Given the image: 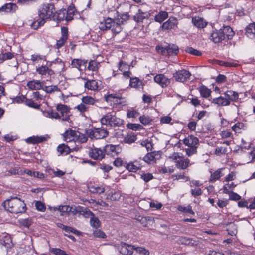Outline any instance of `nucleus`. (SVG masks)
Returning a JSON list of instances; mask_svg holds the SVG:
<instances>
[{
    "label": "nucleus",
    "mask_w": 255,
    "mask_h": 255,
    "mask_svg": "<svg viewBox=\"0 0 255 255\" xmlns=\"http://www.w3.org/2000/svg\"><path fill=\"white\" fill-rule=\"evenodd\" d=\"M200 95L204 98H208L211 96L212 91L204 85H202L198 88Z\"/></svg>",
    "instance_id": "nucleus-37"
},
{
    "label": "nucleus",
    "mask_w": 255,
    "mask_h": 255,
    "mask_svg": "<svg viewBox=\"0 0 255 255\" xmlns=\"http://www.w3.org/2000/svg\"><path fill=\"white\" fill-rule=\"evenodd\" d=\"M156 50L158 54L164 56L176 55L179 52L178 47L174 44H169L165 47L157 45Z\"/></svg>",
    "instance_id": "nucleus-7"
},
{
    "label": "nucleus",
    "mask_w": 255,
    "mask_h": 255,
    "mask_svg": "<svg viewBox=\"0 0 255 255\" xmlns=\"http://www.w3.org/2000/svg\"><path fill=\"white\" fill-rule=\"evenodd\" d=\"M17 6L14 3H6L0 8V12H10L12 11H15Z\"/></svg>",
    "instance_id": "nucleus-38"
},
{
    "label": "nucleus",
    "mask_w": 255,
    "mask_h": 255,
    "mask_svg": "<svg viewBox=\"0 0 255 255\" xmlns=\"http://www.w3.org/2000/svg\"><path fill=\"white\" fill-rule=\"evenodd\" d=\"M14 57V53L11 52H6L0 55V59L1 60L5 61L7 60L11 59Z\"/></svg>",
    "instance_id": "nucleus-60"
},
{
    "label": "nucleus",
    "mask_w": 255,
    "mask_h": 255,
    "mask_svg": "<svg viewBox=\"0 0 255 255\" xmlns=\"http://www.w3.org/2000/svg\"><path fill=\"white\" fill-rule=\"evenodd\" d=\"M77 138H76L75 142H77L78 144L81 143H85L87 141V138L83 134L79 133H77Z\"/></svg>",
    "instance_id": "nucleus-61"
},
{
    "label": "nucleus",
    "mask_w": 255,
    "mask_h": 255,
    "mask_svg": "<svg viewBox=\"0 0 255 255\" xmlns=\"http://www.w3.org/2000/svg\"><path fill=\"white\" fill-rule=\"evenodd\" d=\"M90 219V225L93 227L98 228L100 226L101 222L99 219L95 217L94 214L92 216Z\"/></svg>",
    "instance_id": "nucleus-54"
},
{
    "label": "nucleus",
    "mask_w": 255,
    "mask_h": 255,
    "mask_svg": "<svg viewBox=\"0 0 255 255\" xmlns=\"http://www.w3.org/2000/svg\"><path fill=\"white\" fill-rule=\"evenodd\" d=\"M105 155L104 148L102 149L100 148L93 147L89 151V156L94 160H101L105 158Z\"/></svg>",
    "instance_id": "nucleus-10"
},
{
    "label": "nucleus",
    "mask_w": 255,
    "mask_h": 255,
    "mask_svg": "<svg viewBox=\"0 0 255 255\" xmlns=\"http://www.w3.org/2000/svg\"><path fill=\"white\" fill-rule=\"evenodd\" d=\"M192 22L195 27L199 29L204 28L207 25V22L203 18L199 16L193 17Z\"/></svg>",
    "instance_id": "nucleus-25"
},
{
    "label": "nucleus",
    "mask_w": 255,
    "mask_h": 255,
    "mask_svg": "<svg viewBox=\"0 0 255 255\" xmlns=\"http://www.w3.org/2000/svg\"><path fill=\"white\" fill-rule=\"evenodd\" d=\"M191 73L188 70L182 69L177 71L173 74V78L176 81L184 82L189 79Z\"/></svg>",
    "instance_id": "nucleus-13"
},
{
    "label": "nucleus",
    "mask_w": 255,
    "mask_h": 255,
    "mask_svg": "<svg viewBox=\"0 0 255 255\" xmlns=\"http://www.w3.org/2000/svg\"><path fill=\"white\" fill-rule=\"evenodd\" d=\"M183 143L188 148L185 149L186 153L191 156L197 153V148L199 145L198 139L193 136L189 135L183 140Z\"/></svg>",
    "instance_id": "nucleus-4"
},
{
    "label": "nucleus",
    "mask_w": 255,
    "mask_h": 255,
    "mask_svg": "<svg viewBox=\"0 0 255 255\" xmlns=\"http://www.w3.org/2000/svg\"><path fill=\"white\" fill-rule=\"evenodd\" d=\"M221 139L224 140L222 142L226 145H230L234 141V137L232 133L229 130H225L220 132Z\"/></svg>",
    "instance_id": "nucleus-15"
},
{
    "label": "nucleus",
    "mask_w": 255,
    "mask_h": 255,
    "mask_svg": "<svg viewBox=\"0 0 255 255\" xmlns=\"http://www.w3.org/2000/svg\"><path fill=\"white\" fill-rule=\"evenodd\" d=\"M150 14L147 11H143L141 9L138 8L133 19L138 24L143 23L145 21L148 20Z\"/></svg>",
    "instance_id": "nucleus-12"
},
{
    "label": "nucleus",
    "mask_w": 255,
    "mask_h": 255,
    "mask_svg": "<svg viewBox=\"0 0 255 255\" xmlns=\"http://www.w3.org/2000/svg\"><path fill=\"white\" fill-rule=\"evenodd\" d=\"M139 114L138 110L134 107L129 108L127 111V117L128 118H135Z\"/></svg>",
    "instance_id": "nucleus-40"
},
{
    "label": "nucleus",
    "mask_w": 255,
    "mask_h": 255,
    "mask_svg": "<svg viewBox=\"0 0 255 255\" xmlns=\"http://www.w3.org/2000/svg\"><path fill=\"white\" fill-rule=\"evenodd\" d=\"M119 69L124 72L125 71H127L130 70V66L126 63V62L121 60L118 64Z\"/></svg>",
    "instance_id": "nucleus-55"
},
{
    "label": "nucleus",
    "mask_w": 255,
    "mask_h": 255,
    "mask_svg": "<svg viewBox=\"0 0 255 255\" xmlns=\"http://www.w3.org/2000/svg\"><path fill=\"white\" fill-rule=\"evenodd\" d=\"M246 34L248 37L255 35V23L249 24L246 28Z\"/></svg>",
    "instance_id": "nucleus-48"
},
{
    "label": "nucleus",
    "mask_w": 255,
    "mask_h": 255,
    "mask_svg": "<svg viewBox=\"0 0 255 255\" xmlns=\"http://www.w3.org/2000/svg\"><path fill=\"white\" fill-rule=\"evenodd\" d=\"M93 138L95 139H102L107 137L108 132L103 128H97L92 131Z\"/></svg>",
    "instance_id": "nucleus-28"
},
{
    "label": "nucleus",
    "mask_w": 255,
    "mask_h": 255,
    "mask_svg": "<svg viewBox=\"0 0 255 255\" xmlns=\"http://www.w3.org/2000/svg\"><path fill=\"white\" fill-rule=\"evenodd\" d=\"M101 81H96L95 80L87 79L85 83L84 86L85 88L92 91L99 90L101 88L100 85Z\"/></svg>",
    "instance_id": "nucleus-20"
},
{
    "label": "nucleus",
    "mask_w": 255,
    "mask_h": 255,
    "mask_svg": "<svg viewBox=\"0 0 255 255\" xmlns=\"http://www.w3.org/2000/svg\"><path fill=\"white\" fill-rule=\"evenodd\" d=\"M55 8L53 4H43L39 9V17L34 20L31 24V27L34 29H37L43 25L45 20L53 18Z\"/></svg>",
    "instance_id": "nucleus-1"
},
{
    "label": "nucleus",
    "mask_w": 255,
    "mask_h": 255,
    "mask_svg": "<svg viewBox=\"0 0 255 255\" xmlns=\"http://www.w3.org/2000/svg\"><path fill=\"white\" fill-rule=\"evenodd\" d=\"M225 168H221L215 170L211 169L209 171L210 176L209 179L210 183H215L217 180H220L221 178L225 175Z\"/></svg>",
    "instance_id": "nucleus-11"
},
{
    "label": "nucleus",
    "mask_w": 255,
    "mask_h": 255,
    "mask_svg": "<svg viewBox=\"0 0 255 255\" xmlns=\"http://www.w3.org/2000/svg\"><path fill=\"white\" fill-rule=\"evenodd\" d=\"M178 24L177 19L175 17H171L162 24V28L165 30L173 29Z\"/></svg>",
    "instance_id": "nucleus-27"
},
{
    "label": "nucleus",
    "mask_w": 255,
    "mask_h": 255,
    "mask_svg": "<svg viewBox=\"0 0 255 255\" xmlns=\"http://www.w3.org/2000/svg\"><path fill=\"white\" fill-rule=\"evenodd\" d=\"M36 72L40 75L42 77L45 76L50 77L54 74V72L47 65H42L40 66L37 67L36 68Z\"/></svg>",
    "instance_id": "nucleus-17"
},
{
    "label": "nucleus",
    "mask_w": 255,
    "mask_h": 255,
    "mask_svg": "<svg viewBox=\"0 0 255 255\" xmlns=\"http://www.w3.org/2000/svg\"><path fill=\"white\" fill-rule=\"evenodd\" d=\"M231 128L235 134H238L245 131L247 128V126L244 123L238 122L232 127Z\"/></svg>",
    "instance_id": "nucleus-21"
},
{
    "label": "nucleus",
    "mask_w": 255,
    "mask_h": 255,
    "mask_svg": "<svg viewBox=\"0 0 255 255\" xmlns=\"http://www.w3.org/2000/svg\"><path fill=\"white\" fill-rule=\"evenodd\" d=\"M120 252L124 255H132L134 246L127 244L125 243H121L119 247Z\"/></svg>",
    "instance_id": "nucleus-19"
},
{
    "label": "nucleus",
    "mask_w": 255,
    "mask_h": 255,
    "mask_svg": "<svg viewBox=\"0 0 255 255\" xmlns=\"http://www.w3.org/2000/svg\"><path fill=\"white\" fill-rule=\"evenodd\" d=\"M177 209L179 211L181 212L190 213L192 215L194 214V212L192 210L191 206H190V205H188L187 206L179 205L177 207Z\"/></svg>",
    "instance_id": "nucleus-53"
},
{
    "label": "nucleus",
    "mask_w": 255,
    "mask_h": 255,
    "mask_svg": "<svg viewBox=\"0 0 255 255\" xmlns=\"http://www.w3.org/2000/svg\"><path fill=\"white\" fill-rule=\"evenodd\" d=\"M212 102L218 106H226L230 104V102L226 99L225 97L220 96L218 98H213Z\"/></svg>",
    "instance_id": "nucleus-30"
},
{
    "label": "nucleus",
    "mask_w": 255,
    "mask_h": 255,
    "mask_svg": "<svg viewBox=\"0 0 255 255\" xmlns=\"http://www.w3.org/2000/svg\"><path fill=\"white\" fill-rule=\"evenodd\" d=\"M25 104L28 106L35 109H39L40 107V102H37L35 101L33 98L26 99L25 100Z\"/></svg>",
    "instance_id": "nucleus-49"
},
{
    "label": "nucleus",
    "mask_w": 255,
    "mask_h": 255,
    "mask_svg": "<svg viewBox=\"0 0 255 255\" xmlns=\"http://www.w3.org/2000/svg\"><path fill=\"white\" fill-rule=\"evenodd\" d=\"M66 12L67 13L66 14L67 21H71L73 18V16L77 13L75 6L73 4L68 7V9L66 10Z\"/></svg>",
    "instance_id": "nucleus-41"
},
{
    "label": "nucleus",
    "mask_w": 255,
    "mask_h": 255,
    "mask_svg": "<svg viewBox=\"0 0 255 255\" xmlns=\"http://www.w3.org/2000/svg\"><path fill=\"white\" fill-rule=\"evenodd\" d=\"M96 100L95 98L91 96H86L82 98V102L86 105H93L96 103Z\"/></svg>",
    "instance_id": "nucleus-51"
},
{
    "label": "nucleus",
    "mask_w": 255,
    "mask_h": 255,
    "mask_svg": "<svg viewBox=\"0 0 255 255\" xmlns=\"http://www.w3.org/2000/svg\"><path fill=\"white\" fill-rule=\"evenodd\" d=\"M114 21L110 18L105 19L103 21L100 22L99 26L100 29L103 31L110 29Z\"/></svg>",
    "instance_id": "nucleus-32"
},
{
    "label": "nucleus",
    "mask_w": 255,
    "mask_h": 255,
    "mask_svg": "<svg viewBox=\"0 0 255 255\" xmlns=\"http://www.w3.org/2000/svg\"><path fill=\"white\" fill-rule=\"evenodd\" d=\"M168 17V14L166 11H160L157 15L155 16V21L161 23Z\"/></svg>",
    "instance_id": "nucleus-47"
},
{
    "label": "nucleus",
    "mask_w": 255,
    "mask_h": 255,
    "mask_svg": "<svg viewBox=\"0 0 255 255\" xmlns=\"http://www.w3.org/2000/svg\"><path fill=\"white\" fill-rule=\"evenodd\" d=\"M211 39L215 43L221 42L224 40V36L221 30L213 32L211 35Z\"/></svg>",
    "instance_id": "nucleus-31"
},
{
    "label": "nucleus",
    "mask_w": 255,
    "mask_h": 255,
    "mask_svg": "<svg viewBox=\"0 0 255 255\" xmlns=\"http://www.w3.org/2000/svg\"><path fill=\"white\" fill-rule=\"evenodd\" d=\"M101 122L103 125H110L112 126H118L121 124V121L115 115H112V113H108L101 118Z\"/></svg>",
    "instance_id": "nucleus-8"
},
{
    "label": "nucleus",
    "mask_w": 255,
    "mask_h": 255,
    "mask_svg": "<svg viewBox=\"0 0 255 255\" xmlns=\"http://www.w3.org/2000/svg\"><path fill=\"white\" fill-rule=\"evenodd\" d=\"M44 81L33 80L28 82L27 86L31 90H38L43 88Z\"/></svg>",
    "instance_id": "nucleus-23"
},
{
    "label": "nucleus",
    "mask_w": 255,
    "mask_h": 255,
    "mask_svg": "<svg viewBox=\"0 0 255 255\" xmlns=\"http://www.w3.org/2000/svg\"><path fill=\"white\" fill-rule=\"evenodd\" d=\"M143 86V82L137 77L130 78L129 86L131 87L138 88L140 86Z\"/></svg>",
    "instance_id": "nucleus-45"
},
{
    "label": "nucleus",
    "mask_w": 255,
    "mask_h": 255,
    "mask_svg": "<svg viewBox=\"0 0 255 255\" xmlns=\"http://www.w3.org/2000/svg\"><path fill=\"white\" fill-rule=\"evenodd\" d=\"M169 158L174 162L176 167L179 169L185 170L191 165L188 158L177 152H174Z\"/></svg>",
    "instance_id": "nucleus-5"
},
{
    "label": "nucleus",
    "mask_w": 255,
    "mask_h": 255,
    "mask_svg": "<svg viewBox=\"0 0 255 255\" xmlns=\"http://www.w3.org/2000/svg\"><path fill=\"white\" fill-rule=\"evenodd\" d=\"M88 188L89 191L94 194H101L105 191L103 186H100L95 183H89Z\"/></svg>",
    "instance_id": "nucleus-24"
},
{
    "label": "nucleus",
    "mask_w": 255,
    "mask_h": 255,
    "mask_svg": "<svg viewBox=\"0 0 255 255\" xmlns=\"http://www.w3.org/2000/svg\"><path fill=\"white\" fill-rule=\"evenodd\" d=\"M110 29L113 33L117 34L121 31V27L119 23L114 21Z\"/></svg>",
    "instance_id": "nucleus-57"
},
{
    "label": "nucleus",
    "mask_w": 255,
    "mask_h": 255,
    "mask_svg": "<svg viewBox=\"0 0 255 255\" xmlns=\"http://www.w3.org/2000/svg\"><path fill=\"white\" fill-rule=\"evenodd\" d=\"M3 206L5 209L15 214L22 213L26 210L24 202L17 197L11 198L5 201Z\"/></svg>",
    "instance_id": "nucleus-3"
},
{
    "label": "nucleus",
    "mask_w": 255,
    "mask_h": 255,
    "mask_svg": "<svg viewBox=\"0 0 255 255\" xmlns=\"http://www.w3.org/2000/svg\"><path fill=\"white\" fill-rule=\"evenodd\" d=\"M45 114L46 116L50 118L57 119L62 122H71L70 108L64 104H58L55 110H48Z\"/></svg>",
    "instance_id": "nucleus-2"
},
{
    "label": "nucleus",
    "mask_w": 255,
    "mask_h": 255,
    "mask_svg": "<svg viewBox=\"0 0 255 255\" xmlns=\"http://www.w3.org/2000/svg\"><path fill=\"white\" fill-rule=\"evenodd\" d=\"M137 138L136 136L133 134H128L127 136L125 137L124 139V142L125 143L131 144L134 143Z\"/></svg>",
    "instance_id": "nucleus-56"
},
{
    "label": "nucleus",
    "mask_w": 255,
    "mask_h": 255,
    "mask_svg": "<svg viewBox=\"0 0 255 255\" xmlns=\"http://www.w3.org/2000/svg\"><path fill=\"white\" fill-rule=\"evenodd\" d=\"M79 145H76V146L71 148L68 145L65 144H60L57 147V152L60 155H66L70 153L71 151H77L79 149Z\"/></svg>",
    "instance_id": "nucleus-16"
},
{
    "label": "nucleus",
    "mask_w": 255,
    "mask_h": 255,
    "mask_svg": "<svg viewBox=\"0 0 255 255\" xmlns=\"http://www.w3.org/2000/svg\"><path fill=\"white\" fill-rule=\"evenodd\" d=\"M220 30L222 31V34L224 36L225 40L226 39H230L234 35V32L230 26L223 27Z\"/></svg>",
    "instance_id": "nucleus-36"
},
{
    "label": "nucleus",
    "mask_w": 255,
    "mask_h": 255,
    "mask_svg": "<svg viewBox=\"0 0 255 255\" xmlns=\"http://www.w3.org/2000/svg\"><path fill=\"white\" fill-rule=\"evenodd\" d=\"M64 139L67 142L75 141L77 138V133L72 130L66 131L64 135Z\"/></svg>",
    "instance_id": "nucleus-29"
},
{
    "label": "nucleus",
    "mask_w": 255,
    "mask_h": 255,
    "mask_svg": "<svg viewBox=\"0 0 255 255\" xmlns=\"http://www.w3.org/2000/svg\"><path fill=\"white\" fill-rule=\"evenodd\" d=\"M104 98L107 102H113L114 107H117L118 105L125 106L127 104V100L120 93H108L104 96Z\"/></svg>",
    "instance_id": "nucleus-6"
},
{
    "label": "nucleus",
    "mask_w": 255,
    "mask_h": 255,
    "mask_svg": "<svg viewBox=\"0 0 255 255\" xmlns=\"http://www.w3.org/2000/svg\"><path fill=\"white\" fill-rule=\"evenodd\" d=\"M142 167L140 161L135 160L128 163H127L126 168L130 172H136L140 169Z\"/></svg>",
    "instance_id": "nucleus-22"
},
{
    "label": "nucleus",
    "mask_w": 255,
    "mask_h": 255,
    "mask_svg": "<svg viewBox=\"0 0 255 255\" xmlns=\"http://www.w3.org/2000/svg\"><path fill=\"white\" fill-rule=\"evenodd\" d=\"M225 97L229 102L236 101L239 98L238 93L232 90H228L224 93Z\"/></svg>",
    "instance_id": "nucleus-35"
},
{
    "label": "nucleus",
    "mask_w": 255,
    "mask_h": 255,
    "mask_svg": "<svg viewBox=\"0 0 255 255\" xmlns=\"http://www.w3.org/2000/svg\"><path fill=\"white\" fill-rule=\"evenodd\" d=\"M47 137L45 136H32L26 139V141L28 144H38L47 140Z\"/></svg>",
    "instance_id": "nucleus-33"
},
{
    "label": "nucleus",
    "mask_w": 255,
    "mask_h": 255,
    "mask_svg": "<svg viewBox=\"0 0 255 255\" xmlns=\"http://www.w3.org/2000/svg\"><path fill=\"white\" fill-rule=\"evenodd\" d=\"M78 210H79L80 214L83 215L86 218L91 217L94 214L88 208L80 206H79Z\"/></svg>",
    "instance_id": "nucleus-46"
},
{
    "label": "nucleus",
    "mask_w": 255,
    "mask_h": 255,
    "mask_svg": "<svg viewBox=\"0 0 255 255\" xmlns=\"http://www.w3.org/2000/svg\"><path fill=\"white\" fill-rule=\"evenodd\" d=\"M185 51L189 54L196 56H200L201 52L192 47H187L185 49Z\"/></svg>",
    "instance_id": "nucleus-62"
},
{
    "label": "nucleus",
    "mask_w": 255,
    "mask_h": 255,
    "mask_svg": "<svg viewBox=\"0 0 255 255\" xmlns=\"http://www.w3.org/2000/svg\"><path fill=\"white\" fill-rule=\"evenodd\" d=\"M100 67V64L96 60H91L88 64V69L93 72H98Z\"/></svg>",
    "instance_id": "nucleus-43"
},
{
    "label": "nucleus",
    "mask_w": 255,
    "mask_h": 255,
    "mask_svg": "<svg viewBox=\"0 0 255 255\" xmlns=\"http://www.w3.org/2000/svg\"><path fill=\"white\" fill-rule=\"evenodd\" d=\"M227 150V148L222 146L217 147L215 149V154L217 155H221L226 154Z\"/></svg>",
    "instance_id": "nucleus-63"
},
{
    "label": "nucleus",
    "mask_w": 255,
    "mask_h": 255,
    "mask_svg": "<svg viewBox=\"0 0 255 255\" xmlns=\"http://www.w3.org/2000/svg\"><path fill=\"white\" fill-rule=\"evenodd\" d=\"M154 81L162 87H166L170 83V79L162 74H157L154 78Z\"/></svg>",
    "instance_id": "nucleus-18"
},
{
    "label": "nucleus",
    "mask_w": 255,
    "mask_h": 255,
    "mask_svg": "<svg viewBox=\"0 0 255 255\" xmlns=\"http://www.w3.org/2000/svg\"><path fill=\"white\" fill-rule=\"evenodd\" d=\"M42 89L47 93H52L55 92H59L60 89L57 86L51 85V86H45L44 87H43Z\"/></svg>",
    "instance_id": "nucleus-52"
},
{
    "label": "nucleus",
    "mask_w": 255,
    "mask_h": 255,
    "mask_svg": "<svg viewBox=\"0 0 255 255\" xmlns=\"http://www.w3.org/2000/svg\"><path fill=\"white\" fill-rule=\"evenodd\" d=\"M228 204L229 201L228 199L225 198L218 199L216 203V206L219 207L220 208H223L224 207H226Z\"/></svg>",
    "instance_id": "nucleus-58"
},
{
    "label": "nucleus",
    "mask_w": 255,
    "mask_h": 255,
    "mask_svg": "<svg viewBox=\"0 0 255 255\" xmlns=\"http://www.w3.org/2000/svg\"><path fill=\"white\" fill-rule=\"evenodd\" d=\"M1 244L6 248H10L12 245V239L10 235L6 234L1 239Z\"/></svg>",
    "instance_id": "nucleus-44"
},
{
    "label": "nucleus",
    "mask_w": 255,
    "mask_h": 255,
    "mask_svg": "<svg viewBox=\"0 0 255 255\" xmlns=\"http://www.w3.org/2000/svg\"><path fill=\"white\" fill-rule=\"evenodd\" d=\"M218 64L222 66L229 67H236L239 65V64L234 61H219Z\"/></svg>",
    "instance_id": "nucleus-50"
},
{
    "label": "nucleus",
    "mask_w": 255,
    "mask_h": 255,
    "mask_svg": "<svg viewBox=\"0 0 255 255\" xmlns=\"http://www.w3.org/2000/svg\"><path fill=\"white\" fill-rule=\"evenodd\" d=\"M75 109L80 113L82 116L87 117V115L89 113V106L84 104L82 102L78 105Z\"/></svg>",
    "instance_id": "nucleus-34"
},
{
    "label": "nucleus",
    "mask_w": 255,
    "mask_h": 255,
    "mask_svg": "<svg viewBox=\"0 0 255 255\" xmlns=\"http://www.w3.org/2000/svg\"><path fill=\"white\" fill-rule=\"evenodd\" d=\"M104 148L106 154L111 156L118 155L122 150L119 145L107 144Z\"/></svg>",
    "instance_id": "nucleus-14"
},
{
    "label": "nucleus",
    "mask_w": 255,
    "mask_h": 255,
    "mask_svg": "<svg viewBox=\"0 0 255 255\" xmlns=\"http://www.w3.org/2000/svg\"><path fill=\"white\" fill-rule=\"evenodd\" d=\"M61 36L59 39L57 40L56 44L54 46V48L59 49L62 47L69 38L68 29L66 27H62L61 29Z\"/></svg>",
    "instance_id": "nucleus-9"
},
{
    "label": "nucleus",
    "mask_w": 255,
    "mask_h": 255,
    "mask_svg": "<svg viewBox=\"0 0 255 255\" xmlns=\"http://www.w3.org/2000/svg\"><path fill=\"white\" fill-rule=\"evenodd\" d=\"M134 250L142 255H149V251L144 248L134 246Z\"/></svg>",
    "instance_id": "nucleus-64"
},
{
    "label": "nucleus",
    "mask_w": 255,
    "mask_h": 255,
    "mask_svg": "<svg viewBox=\"0 0 255 255\" xmlns=\"http://www.w3.org/2000/svg\"><path fill=\"white\" fill-rule=\"evenodd\" d=\"M87 61L85 60L79 59H74L72 60L71 66L72 67L76 68L79 70H81L82 66H86Z\"/></svg>",
    "instance_id": "nucleus-39"
},
{
    "label": "nucleus",
    "mask_w": 255,
    "mask_h": 255,
    "mask_svg": "<svg viewBox=\"0 0 255 255\" xmlns=\"http://www.w3.org/2000/svg\"><path fill=\"white\" fill-rule=\"evenodd\" d=\"M155 155L156 154L154 152L148 153L144 156L143 160L147 163H150L154 160Z\"/></svg>",
    "instance_id": "nucleus-59"
},
{
    "label": "nucleus",
    "mask_w": 255,
    "mask_h": 255,
    "mask_svg": "<svg viewBox=\"0 0 255 255\" xmlns=\"http://www.w3.org/2000/svg\"><path fill=\"white\" fill-rule=\"evenodd\" d=\"M66 14L67 13L66 9L60 10L56 12L55 11L52 19L53 20L57 21L58 22H60L64 20L67 21Z\"/></svg>",
    "instance_id": "nucleus-26"
},
{
    "label": "nucleus",
    "mask_w": 255,
    "mask_h": 255,
    "mask_svg": "<svg viewBox=\"0 0 255 255\" xmlns=\"http://www.w3.org/2000/svg\"><path fill=\"white\" fill-rule=\"evenodd\" d=\"M140 122L144 126L152 124L153 119L148 115H143L139 118Z\"/></svg>",
    "instance_id": "nucleus-42"
}]
</instances>
